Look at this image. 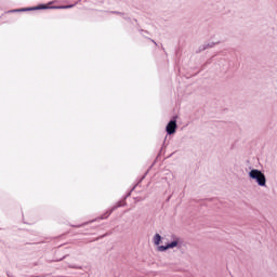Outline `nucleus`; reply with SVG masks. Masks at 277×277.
I'll list each match as a JSON object with an SVG mask.
<instances>
[{
    "label": "nucleus",
    "instance_id": "f03ea898",
    "mask_svg": "<svg viewBox=\"0 0 277 277\" xmlns=\"http://www.w3.org/2000/svg\"><path fill=\"white\" fill-rule=\"evenodd\" d=\"M249 179H251V181L256 183L259 187H267V177H265V173H263L259 169H252L249 172Z\"/></svg>",
    "mask_w": 277,
    "mask_h": 277
},
{
    "label": "nucleus",
    "instance_id": "7ed1b4c3",
    "mask_svg": "<svg viewBox=\"0 0 277 277\" xmlns=\"http://www.w3.org/2000/svg\"><path fill=\"white\" fill-rule=\"evenodd\" d=\"M54 6H49L47 4H40L38 6H34V8H28V9H21V10H17L16 12H31L34 10H49V9H53ZM66 8H71V6H55V9H58V10H64Z\"/></svg>",
    "mask_w": 277,
    "mask_h": 277
},
{
    "label": "nucleus",
    "instance_id": "f257e3e1",
    "mask_svg": "<svg viewBox=\"0 0 277 277\" xmlns=\"http://www.w3.org/2000/svg\"><path fill=\"white\" fill-rule=\"evenodd\" d=\"M161 241H163V238H161V235L155 234L153 238V243L156 246L157 252H168V250H174V248H181V238H173L171 241H169L167 245H161Z\"/></svg>",
    "mask_w": 277,
    "mask_h": 277
},
{
    "label": "nucleus",
    "instance_id": "20e7f679",
    "mask_svg": "<svg viewBox=\"0 0 277 277\" xmlns=\"http://www.w3.org/2000/svg\"><path fill=\"white\" fill-rule=\"evenodd\" d=\"M177 127L179 126H176V120H171L166 127L167 134L174 135V133H176Z\"/></svg>",
    "mask_w": 277,
    "mask_h": 277
}]
</instances>
